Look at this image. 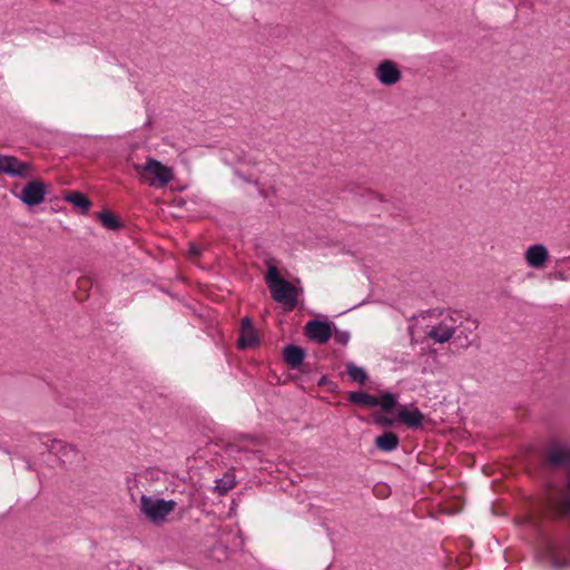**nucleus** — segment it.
I'll return each instance as SVG.
<instances>
[{"instance_id":"1","label":"nucleus","mask_w":570,"mask_h":570,"mask_svg":"<svg viewBox=\"0 0 570 570\" xmlns=\"http://www.w3.org/2000/svg\"><path fill=\"white\" fill-rule=\"evenodd\" d=\"M476 320L459 309H441L430 313L423 326L424 338L433 344H444L453 340L459 345H468L469 336L476 330Z\"/></svg>"},{"instance_id":"2","label":"nucleus","mask_w":570,"mask_h":570,"mask_svg":"<svg viewBox=\"0 0 570 570\" xmlns=\"http://www.w3.org/2000/svg\"><path fill=\"white\" fill-rule=\"evenodd\" d=\"M547 466L567 468L564 485L552 488L548 494L551 508L560 515L567 517L570 513V445L562 442L550 443L543 458Z\"/></svg>"},{"instance_id":"3","label":"nucleus","mask_w":570,"mask_h":570,"mask_svg":"<svg viewBox=\"0 0 570 570\" xmlns=\"http://www.w3.org/2000/svg\"><path fill=\"white\" fill-rule=\"evenodd\" d=\"M265 281L275 302L284 304L287 311H293L297 306L301 291L282 278L276 266L268 267Z\"/></svg>"},{"instance_id":"4","label":"nucleus","mask_w":570,"mask_h":570,"mask_svg":"<svg viewBox=\"0 0 570 570\" xmlns=\"http://www.w3.org/2000/svg\"><path fill=\"white\" fill-rule=\"evenodd\" d=\"M132 169L141 184L160 189L174 179V171L155 158L148 157L144 164H132Z\"/></svg>"},{"instance_id":"5","label":"nucleus","mask_w":570,"mask_h":570,"mask_svg":"<svg viewBox=\"0 0 570 570\" xmlns=\"http://www.w3.org/2000/svg\"><path fill=\"white\" fill-rule=\"evenodd\" d=\"M347 400L353 404L364 407L373 409L380 406L385 412L392 411L397 404L396 396L390 392H384L380 397H376L367 392L353 391L348 392Z\"/></svg>"},{"instance_id":"6","label":"nucleus","mask_w":570,"mask_h":570,"mask_svg":"<svg viewBox=\"0 0 570 570\" xmlns=\"http://www.w3.org/2000/svg\"><path fill=\"white\" fill-rule=\"evenodd\" d=\"M174 500L156 499L142 495L140 499V509L154 522L164 521L165 518L175 509Z\"/></svg>"},{"instance_id":"7","label":"nucleus","mask_w":570,"mask_h":570,"mask_svg":"<svg viewBox=\"0 0 570 570\" xmlns=\"http://www.w3.org/2000/svg\"><path fill=\"white\" fill-rule=\"evenodd\" d=\"M38 440L63 463L72 462L78 458V450L72 444H68L62 440L50 439L48 435H39Z\"/></svg>"},{"instance_id":"8","label":"nucleus","mask_w":570,"mask_h":570,"mask_svg":"<svg viewBox=\"0 0 570 570\" xmlns=\"http://www.w3.org/2000/svg\"><path fill=\"white\" fill-rule=\"evenodd\" d=\"M375 79L385 87H392L402 79L399 65L391 59L381 60L373 70Z\"/></svg>"},{"instance_id":"9","label":"nucleus","mask_w":570,"mask_h":570,"mask_svg":"<svg viewBox=\"0 0 570 570\" xmlns=\"http://www.w3.org/2000/svg\"><path fill=\"white\" fill-rule=\"evenodd\" d=\"M47 188L43 181L35 179L24 185L19 194V199L28 206H38L45 200Z\"/></svg>"},{"instance_id":"10","label":"nucleus","mask_w":570,"mask_h":570,"mask_svg":"<svg viewBox=\"0 0 570 570\" xmlns=\"http://www.w3.org/2000/svg\"><path fill=\"white\" fill-rule=\"evenodd\" d=\"M31 171V165L17 157L0 154V173L12 177L26 178Z\"/></svg>"},{"instance_id":"11","label":"nucleus","mask_w":570,"mask_h":570,"mask_svg":"<svg viewBox=\"0 0 570 570\" xmlns=\"http://www.w3.org/2000/svg\"><path fill=\"white\" fill-rule=\"evenodd\" d=\"M305 336L315 343H326L333 334L331 324L317 320L308 321L304 326Z\"/></svg>"},{"instance_id":"12","label":"nucleus","mask_w":570,"mask_h":570,"mask_svg":"<svg viewBox=\"0 0 570 570\" xmlns=\"http://www.w3.org/2000/svg\"><path fill=\"white\" fill-rule=\"evenodd\" d=\"M259 337L249 317H243L239 325V336L237 347L242 351L250 350L257 346Z\"/></svg>"},{"instance_id":"13","label":"nucleus","mask_w":570,"mask_h":570,"mask_svg":"<svg viewBox=\"0 0 570 570\" xmlns=\"http://www.w3.org/2000/svg\"><path fill=\"white\" fill-rule=\"evenodd\" d=\"M549 258V252L542 244L531 245L524 252V261L532 268H542Z\"/></svg>"},{"instance_id":"14","label":"nucleus","mask_w":570,"mask_h":570,"mask_svg":"<svg viewBox=\"0 0 570 570\" xmlns=\"http://www.w3.org/2000/svg\"><path fill=\"white\" fill-rule=\"evenodd\" d=\"M399 420L409 428H419L422 425L423 414L419 409L407 410L401 407L397 412Z\"/></svg>"},{"instance_id":"15","label":"nucleus","mask_w":570,"mask_h":570,"mask_svg":"<svg viewBox=\"0 0 570 570\" xmlns=\"http://www.w3.org/2000/svg\"><path fill=\"white\" fill-rule=\"evenodd\" d=\"M375 446L383 452L394 451L399 444L400 439L394 432H384L374 440Z\"/></svg>"},{"instance_id":"16","label":"nucleus","mask_w":570,"mask_h":570,"mask_svg":"<svg viewBox=\"0 0 570 570\" xmlns=\"http://www.w3.org/2000/svg\"><path fill=\"white\" fill-rule=\"evenodd\" d=\"M65 199L75 207L80 208L83 213L88 212L91 205L89 198L80 191H69L66 194Z\"/></svg>"},{"instance_id":"17","label":"nucleus","mask_w":570,"mask_h":570,"mask_svg":"<svg viewBox=\"0 0 570 570\" xmlns=\"http://www.w3.org/2000/svg\"><path fill=\"white\" fill-rule=\"evenodd\" d=\"M97 216L101 225L110 230H117L121 226L119 219L109 210H102Z\"/></svg>"},{"instance_id":"18","label":"nucleus","mask_w":570,"mask_h":570,"mask_svg":"<svg viewBox=\"0 0 570 570\" xmlns=\"http://www.w3.org/2000/svg\"><path fill=\"white\" fill-rule=\"evenodd\" d=\"M346 372L352 381L364 384L367 381V374L363 367L356 366L353 363L347 365Z\"/></svg>"},{"instance_id":"19","label":"nucleus","mask_w":570,"mask_h":570,"mask_svg":"<svg viewBox=\"0 0 570 570\" xmlns=\"http://www.w3.org/2000/svg\"><path fill=\"white\" fill-rule=\"evenodd\" d=\"M235 484L236 482L234 475L226 474L224 478L216 480L215 491L219 495H223L228 490L233 489Z\"/></svg>"},{"instance_id":"20","label":"nucleus","mask_w":570,"mask_h":570,"mask_svg":"<svg viewBox=\"0 0 570 570\" xmlns=\"http://www.w3.org/2000/svg\"><path fill=\"white\" fill-rule=\"evenodd\" d=\"M333 341L337 345L345 346L350 341V334L343 331H335L332 334Z\"/></svg>"},{"instance_id":"21","label":"nucleus","mask_w":570,"mask_h":570,"mask_svg":"<svg viewBox=\"0 0 570 570\" xmlns=\"http://www.w3.org/2000/svg\"><path fill=\"white\" fill-rule=\"evenodd\" d=\"M282 356H304V351L302 347L296 345H288L284 348Z\"/></svg>"},{"instance_id":"22","label":"nucleus","mask_w":570,"mask_h":570,"mask_svg":"<svg viewBox=\"0 0 570 570\" xmlns=\"http://www.w3.org/2000/svg\"><path fill=\"white\" fill-rule=\"evenodd\" d=\"M291 370H301L304 358H284Z\"/></svg>"},{"instance_id":"23","label":"nucleus","mask_w":570,"mask_h":570,"mask_svg":"<svg viewBox=\"0 0 570 570\" xmlns=\"http://www.w3.org/2000/svg\"><path fill=\"white\" fill-rule=\"evenodd\" d=\"M78 288L80 289H87L91 286V279L87 276L80 277L77 281Z\"/></svg>"},{"instance_id":"24","label":"nucleus","mask_w":570,"mask_h":570,"mask_svg":"<svg viewBox=\"0 0 570 570\" xmlns=\"http://www.w3.org/2000/svg\"><path fill=\"white\" fill-rule=\"evenodd\" d=\"M375 423L383 425V426H390L392 425L393 421L386 416L377 415L374 419Z\"/></svg>"},{"instance_id":"25","label":"nucleus","mask_w":570,"mask_h":570,"mask_svg":"<svg viewBox=\"0 0 570 570\" xmlns=\"http://www.w3.org/2000/svg\"><path fill=\"white\" fill-rule=\"evenodd\" d=\"M199 255H200L199 248L196 245L190 244L189 249H188V257L191 258V259H195Z\"/></svg>"},{"instance_id":"26","label":"nucleus","mask_w":570,"mask_h":570,"mask_svg":"<svg viewBox=\"0 0 570 570\" xmlns=\"http://www.w3.org/2000/svg\"><path fill=\"white\" fill-rule=\"evenodd\" d=\"M567 517H570V513Z\"/></svg>"}]
</instances>
